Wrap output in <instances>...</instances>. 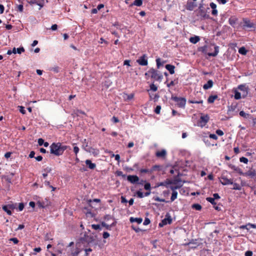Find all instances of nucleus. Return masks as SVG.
<instances>
[{"label": "nucleus", "instance_id": "nucleus-64", "mask_svg": "<svg viewBox=\"0 0 256 256\" xmlns=\"http://www.w3.org/2000/svg\"><path fill=\"white\" fill-rule=\"evenodd\" d=\"M4 6L2 4H0V14H2L4 12Z\"/></svg>", "mask_w": 256, "mask_h": 256}, {"label": "nucleus", "instance_id": "nucleus-1", "mask_svg": "<svg viewBox=\"0 0 256 256\" xmlns=\"http://www.w3.org/2000/svg\"><path fill=\"white\" fill-rule=\"evenodd\" d=\"M50 152L52 154L56 156H60L63 154L64 151L68 148L60 142L52 143L50 146Z\"/></svg>", "mask_w": 256, "mask_h": 256}, {"label": "nucleus", "instance_id": "nucleus-38", "mask_svg": "<svg viewBox=\"0 0 256 256\" xmlns=\"http://www.w3.org/2000/svg\"><path fill=\"white\" fill-rule=\"evenodd\" d=\"M206 200L210 202L212 204H216V203L215 202H214V199L213 198H210V197H208V198H206Z\"/></svg>", "mask_w": 256, "mask_h": 256}, {"label": "nucleus", "instance_id": "nucleus-8", "mask_svg": "<svg viewBox=\"0 0 256 256\" xmlns=\"http://www.w3.org/2000/svg\"><path fill=\"white\" fill-rule=\"evenodd\" d=\"M127 180L131 184H138L139 181V178L136 175H129L127 176Z\"/></svg>", "mask_w": 256, "mask_h": 256}, {"label": "nucleus", "instance_id": "nucleus-5", "mask_svg": "<svg viewBox=\"0 0 256 256\" xmlns=\"http://www.w3.org/2000/svg\"><path fill=\"white\" fill-rule=\"evenodd\" d=\"M173 100L176 102V104L180 108H184L186 104V99L184 98L174 97Z\"/></svg>", "mask_w": 256, "mask_h": 256}, {"label": "nucleus", "instance_id": "nucleus-17", "mask_svg": "<svg viewBox=\"0 0 256 256\" xmlns=\"http://www.w3.org/2000/svg\"><path fill=\"white\" fill-rule=\"evenodd\" d=\"M166 68L168 70L170 73L172 74H174V68L175 66L171 64H166Z\"/></svg>", "mask_w": 256, "mask_h": 256}, {"label": "nucleus", "instance_id": "nucleus-63", "mask_svg": "<svg viewBox=\"0 0 256 256\" xmlns=\"http://www.w3.org/2000/svg\"><path fill=\"white\" fill-rule=\"evenodd\" d=\"M34 155H35V152L34 151H32L30 152V154H29V157L30 158H33L34 157Z\"/></svg>", "mask_w": 256, "mask_h": 256}, {"label": "nucleus", "instance_id": "nucleus-3", "mask_svg": "<svg viewBox=\"0 0 256 256\" xmlns=\"http://www.w3.org/2000/svg\"><path fill=\"white\" fill-rule=\"evenodd\" d=\"M80 243H76L75 248H66L68 256H78L82 250L80 248Z\"/></svg>", "mask_w": 256, "mask_h": 256}, {"label": "nucleus", "instance_id": "nucleus-51", "mask_svg": "<svg viewBox=\"0 0 256 256\" xmlns=\"http://www.w3.org/2000/svg\"><path fill=\"white\" fill-rule=\"evenodd\" d=\"M110 236V234L108 232H105L103 233V238H107Z\"/></svg>", "mask_w": 256, "mask_h": 256}, {"label": "nucleus", "instance_id": "nucleus-56", "mask_svg": "<svg viewBox=\"0 0 256 256\" xmlns=\"http://www.w3.org/2000/svg\"><path fill=\"white\" fill-rule=\"evenodd\" d=\"M212 198H214V200H218L220 198V196H219L218 194L216 193L213 194Z\"/></svg>", "mask_w": 256, "mask_h": 256}, {"label": "nucleus", "instance_id": "nucleus-13", "mask_svg": "<svg viewBox=\"0 0 256 256\" xmlns=\"http://www.w3.org/2000/svg\"><path fill=\"white\" fill-rule=\"evenodd\" d=\"M196 6V4L193 2L188 1L186 6V8L188 10H192Z\"/></svg>", "mask_w": 256, "mask_h": 256}, {"label": "nucleus", "instance_id": "nucleus-55", "mask_svg": "<svg viewBox=\"0 0 256 256\" xmlns=\"http://www.w3.org/2000/svg\"><path fill=\"white\" fill-rule=\"evenodd\" d=\"M38 144L40 146H42L44 144V140L42 138H39L38 140Z\"/></svg>", "mask_w": 256, "mask_h": 256}, {"label": "nucleus", "instance_id": "nucleus-49", "mask_svg": "<svg viewBox=\"0 0 256 256\" xmlns=\"http://www.w3.org/2000/svg\"><path fill=\"white\" fill-rule=\"evenodd\" d=\"M154 200L157 202H166L164 199L160 198L159 197L155 198Z\"/></svg>", "mask_w": 256, "mask_h": 256}, {"label": "nucleus", "instance_id": "nucleus-59", "mask_svg": "<svg viewBox=\"0 0 256 256\" xmlns=\"http://www.w3.org/2000/svg\"><path fill=\"white\" fill-rule=\"evenodd\" d=\"M150 223V220L148 218H146V219L144 220V225H148Z\"/></svg>", "mask_w": 256, "mask_h": 256}, {"label": "nucleus", "instance_id": "nucleus-36", "mask_svg": "<svg viewBox=\"0 0 256 256\" xmlns=\"http://www.w3.org/2000/svg\"><path fill=\"white\" fill-rule=\"evenodd\" d=\"M240 115L241 116H242V117H243L244 118H248V116H249V114L246 113L244 111H240Z\"/></svg>", "mask_w": 256, "mask_h": 256}, {"label": "nucleus", "instance_id": "nucleus-37", "mask_svg": "<svg viewBox=\"0 0 256 256\" xmlns=\"http://www.w3.org/2000/svg\"><path fill=\"white\" fill-rule=\"evenodd\" d=\"M156 66L158 68H160V66H162L164 64V62H161V60L160 58H158L156 60Z\"/></svg>", "mask_w": 256, "mask_h": 256}, {"label": "nucleus", "instance_id": "nucleus-27", "mask_svg": "<svg viewBox=\"0 0 256 256\" xmlns=\"http://www.w3.org/2000/svg\"><path fill=\"white\" fill-rule=\"evenodd\" d=\"M142 4V0H135L132 4L131 6H140Z\"/></svg>", "mask_w": 256, "mask_h": 256}, {"label": "nucleus", "instance_id": "nucleus-60", "mask_svg": "<svg viewBox=\"0 0 256 256\" xmlns=\"http://www.w3.org/2000/svg\"><path fill=\"white\" fill-rule=\"evenodd\" d=\"M117 176H122L123 177H125V175L123 174V172L122 171H117L116 172Z\"/></svg>", "mask_w": 256, "mask_h": 256}, {"label": "nucleus", "instance_id": "nucleus-6", "mask_svg": "<svg viewBox=\"0 0 256 256\" xmlns=\"http://www.w3.org/2000/svg\"><path fill=\"white\" fill-rule=\"evenodd\" d=\"M136 62L140 66H146L148 64L147 56L144 54L136 60Z\"/></svg>", "mask_w": 256, "mask_h": 256}, {"label": "nucleus", "instance_id": "nucleus-41", "mask_svg": "<svg viewBox=\"0 0 256 256\" xmlns=\"http://www.w3.org/2000/svg\"><path fill=\"white\" fill-rule=\"evenodd\" d=\"M9 240L12 242L14 244H18V242H19L18 239L17 238H10Z\"/></svg>", "mask_w": 256, "mask_h": 256}, {"label": "nucleus", "instance_id": "nucleus-44", "mask_svg": "<svg viewBox=\"0 0 256 256\" xmlns=\"http://www.w3.org/2000/svg\"><path fill=\"white\" fill-rule=\"evenodd\" d=\"M234 170L237 172L239 174H240V175H242L244 176H245V174H244V173L245 172H242V170L240 169V168H236L234 169Z\"/></svg>", "mask_w": 256, "mask_h": 256}, {"label": "nucleus", "instance_id": "nucleus-15", "mask_svg": "<svg viewBox=\"0 0 256 256\" xmlns=\"http://www.w3.org/2000/svg\"><path fill=\"white\" fill-rule=\"evenodd\" d=\"M166 152L164 150H162L160 151H158L156 155L158 158H164L166 156Z\"/></svg>", "mask_w": 256, "mask_h": 256}, {"label": "nucleus", "instance_id": "nucleus-57", "mask_svg": "<svg viewBox=\"0 0 256 256\" xmlns=\"http://www.w3.org/2000/svg\"><path fill=\"white\" fill-rule=\"evenodd\" d=\"M189 102L192 104H202V100L200 101H194V100H190Z\"/></svg>", "mask_w": 256, "mask_h": 256}, {"label": "nucleus", "instance_id": "nucleus-34", "mask_svg": "<svg viewBox=\"0 0 256 256\" xmlns=\"http://www.w3.org/2000/svg\"><path fill=\"white\" fill-rule=\"evenodd\" d=\"M126 96V97H124V98H126V100H130L132 99L134 97V94H124Z\"/></svg>", "mask_w": 256, "mask_h": 256}, {"label": "nucleus", "instance_id": "nucleus-61", "mask_svg": "<svg viewBox=\"0 0 256 256\" xmlns=\"http://www.w3.org/2000/svg\"><path fill=\"white\" fill-rule=\"evenodd\" d=\"M130 60H125L124 62V64L128 66H130Z\"/></svg>", "mask_w": 256, "mask_h": 256}, {"label": "nucleus", "instance_id": "nucleus-25", "mask_svg": "<svg viewBox=\"0 0 256 256\" xmlns=\"http://www.w3.org/2000/svg\"><path fill=\"white\" fill-rule=\"evenodd\" d=\"M116 224L114 222H112L111 224L109 225V224H106V222H102V225L105 227L106 229H108V230H110V228L111 227L115 226Z\"/></svg>", "mask_w": 256, "mask_h": 256}, {"label": "nucleus", "instance_id": "nucleus-58", "mask_svg": "<svg viewBox=\"0 0 256 256\" xmlns=\"http://www.w3.org/2000/svg\"><path fill=\"white\" fill-rule=\"evenodd\" d=\"M210 6L212 10L216 9V5L214 2L210 4Z\"/></svg>", "mask_w": 256, "mask_h": 256}, {"label": "nucleus", "instance_id": "nucleus-45", "mask_svg": "<svg viewBox=\"0 0 256 256\" xmlns=\"http://www.w3.org/2000/svg\"><path fill=\"white\" fill-rule=\"evenodd\" d=\"M160 110H161V107L160 106H157L155 110H154V112L156 114H159L160 113Z\"/></svg>", "mask_w": 256, "mask_h": 256}, {"label": "nucleus", "instance_id": "nucleus-21", "mask_svg": "<svg viewBox=\"0 0 256 256\" xmlns=\"http://www.w3.org/2000/svg\"><path fill=\"white\" fill-rule=\"evenodd\" d=\"M217 98L218 96L216 95L210 96L208 98V102L210 104L213 103Z\"/></svg>", "mask_w": 256, "mask_h": 256}, {"label": "nucleus", "instance_id": "nucleus-18", "mask_svg": "<svg viewBox=\"0 0 256 256\" xmlns=\"http://www.w3.org/2000/svg\"><path fill=\"white\" fill-rule=\"evenodd\" d=\"M238 88L244 92L245 93L244 96H246L248 92V88L244 84H240L238 86Z\"/></svg>", "mask_w": 256, "mask_h": 256}, {"label": "nucleus", "instance_id": "nucleus-16", "mask_svg": "<svg viewBox=\"0 0 256 256\" xmlns=\"http://www.w3.org/2000/svg\"><path fill=\"white\" fill-rule=\"evenodd\" d=\"M85 162L86 166L91 170H93L96 167V164L92 163L90 160H86Z\"/></svg>", "mask_w": 256, "mask_h": 256}, {"label": "nucleus", "instance_id": "nucleus-39", "mask_svg": "<svg viewBox=\"0 0 256 256\" xmlns=\"http://www.w3.org/2000/svg\"><path fill=\"white\" fill-rule=\"evenodd\" d=\"M180 186H170V188L172 192H174V191H176V190L180 188Z\"/></svg>", "mask_w": 256, "mask_h": 256}, {"label": "nucleus", "instance_id": "nucleus-48", "mask_svg": "<svg viewBox=\"0 0 256 256\" xmlns=\"http://www.w3.org/2000/svg\"><path fill=\"white\" fill-rule=\"evenodd\" d=\"M216 134L220 136H222L224 134V132L220 130H216Z\"/></svg>", "mask_w": 256, "mask_h": 256}, {"label": "nucleus", "instance_id": "nucleus-19", "mask_svg": "<svg viewBox=\"0 0 256 256\" xmlns=\"http://www.w3.org/2000/svg\"><path fill=\"white\" fill-rule=\"evenodd\" d=\"M213 82L212 80H209L206 84H204L203 86V88L204 90H208L212 86Z\"/></svg>", "mask_w": 256, "mask_h": 256}, {"label": "nucleus", "instance_id": "nucleus-9", "mask_svg": "<svg viewBox=\"0 0 256 256\" xmlns=\"http://www.w3.org/2000/svg\"><path fill=\"white\" fill-rule=\"evenodd\" d=\"M172 222V219L170 216H166V218L162 220V222L159 224V226L162 227L167 224H170Z\"/></svg>", "mask_w": 256, "mask_h": 256}, {"label": "nucleus", "instance_id": "nucleus-40", "mask_svg": "<svg viewBox=\"0 0 256 256\" xmlns=\"http://www.w3.org/2000/svg\"><path fill=\"white\" fill-rule=\"evenodd\" d=\"M240 161L242 162H244L246 164H247L248 162V160L246 158L242 157L240 158Z\"/></svg>", "mask_w": 256, "mask_h": 256}, {"label": "nucleus", "instance_id": "nucleus-47", "mask_svg": "<svg viewBox=\"0 0 256 256\" xmlns=\"http://www.w3.org/2000/svg\"><path fill=\"white\" fill-rule=\"evenodd\" d=\"M79 150H80V149H79L78 147L77 146H74V154H76V155H77V154L79 152Z\"/></svg>", "mask_w": 256, "mask_h": 256}, {"label": "nucleus", "instance_id": "nucleus-12", "mask_svg": "<svg viewBox=\"0 0 256 256\" xmlns=\"http://www.w3.org/2000/svg\"><path fill=\"white\" fill-rule=\"evenodd\" d=\"M248 226H250V228H252L256 229V224H250V223H248L246 225L240 226V229H246L248 230H249V228H248Z\"/></svg>", "mask_w": 256, "mask_h": 256}, {"label": "nucleus", "instance_id": "nucleus-10", "mask_svg": "<svg viewBox=\"0 0 256 256\" xmlns=\"http://www.w3.org/2000/svg\"><path fill=\"white\" fill-rule=\"evenodd\" d=\"M220 182L222 185H228L233 184L232 179H228L225 176H222L220 178Z\"/></svg>", "mask_w": 256, "mask_h": 256}, {"label": "nucleus", "instance_id": "nucleus-11", "mask_svg": "<svg viewBox=\"0 0 256 256\" xmlns=\"http://www.w3.org/2000/svg\"><path fill=\"white\" fill-rule=\"evenodd\" d=\"M245 176H248L250 178H256V171L254 170H250L244 173Z\"/></svg>", "mask_w": 256, "mask_h": 256}, {"label": "nucleus", "instance_id": "nucleus-33", "mask_svg": "<svg viewBox=\"0 0 256 256\" xmlns=\"http://www.w3.org/2000/svg\"><path fill=\"white\" fill-rule=\"evenodd\" d=\"M157 90H158V87L154 84H152L150 85V90H148V91L149 92L150 90H152L153 92H156Z\"/></svg>", "mask_w": 256, "mask_h": 256}, {"label": "nucleus", "instance_id": "nucleus-4", "mask_svg": "<svg viewBox=\"0 0 256 256\" xmlns=\"http://www.w3.org/2000/svg\"><path fill=\"white\" fill-rule=\"evenodd\" d=\"M242 27L245 30H253L256 28V25L250 20L244 18Z\"/></svg>", "mask_w": 256, "mask_h": 256}, {"label": "nucleus", "instance_id": "nucleus-24", "mask_svg": "<svg viewBox=\"0 0 256 256\" xmlns=\"http://www.w3.org/2000/svg\"><path fill=\"white\" fill-rule=\"evenodd\" d=\"M200 40V38L198 36H196L194 37H191L190 38V41L193 44H196Z\"/></svg>", "mask_w": 256, "mask_h": 256}, {"label": "nucleus", "instance_id": "nucleus-46", "mask_svg": "<svg viewBox=\"0 0 256 256\" xmlns=\"http://www.w3.org/2000/svg\"><path fill=\"white\" fill-rule=\"evenodd\" d=\"M18 108H19L20 112L22 114H26V110H25L24 106H19Z\"/></svg>", "mask_w": 256, "mask_h": 256}, {"label": "nucleus", "instance_id": "nucleus-62", "mask_svg": "<svg viewBox=\"0 0 256 256\" xmlns=\"http://www.w3.org/2000/svg\"><path fill=\"white\" fill-rule=\"evenodd\" d=\"M58 26L56 24H53L51 26V30H57Z\"/></svg>", "mask_w": 256, "mask_h": 256}, {"label": "nucleus", "instance_id": "nucleus-50", "mask_svg": "<svg viewBox=\"0 0 256 256\" xmlns=\"http://www.w3.org/2000/svg\"><path fill=\"white\" fill-rule=\"evenodd\" d=\"M24 208V205L23 203H20L18 205V210L22 211Z\"/></svg>", "mask_w": 256, "mask_h": 256}, {"label": "nucleus", "instance_id": "nucleus-32", "mask_svg": "<svg viewBox=\"0 0 256 256\" xmlns=\"http://www.w3.org/2000/svg\"><path fill=\"white\" fill-rule=\"evenodd\" d=\"M149 94L150 100H156L159 98L158 96L156 94H152L150 93Z\"/></svg>", "mask_w": 256, "mask_h": 256}, {"label": "nucleus", "instance_id": "nucleus-29", "mask_svg": "<svg viewBox=\"0 0 256 256\" xmlns=\"http://www.w3.org/2000/svg\"><path fill=\"white\" fill-rule=\"evenodd\" d=\"M236 20H237V19L235 18H230V19H229V24L232 26H234V25L236 24Z\"/></svg>", "mask_w": 256, "mask_h": 256}, {"label": "nucleus", "instance_id": "nucleus-54", "mask_svg": "<svg viewBox=\"0 0 256 256\" xmlns=\"http://www.w3.org/2000/svg\"><path fill=\"white\" fill-rule=\"evenodd\" d=\"M252 256V252L250 250L246 251L245 252V256Z\"/></svg>", "mask_w": 256, "mask_h": 256}, {"label": "nucleus", "instance_id": "nucleus-31", "mask_svg": "<svg viewBox=\"0 0 256 256\" xmlns=\"http://www.w3.org/2000/svg\"><path fill=\"white\" fill-rule=\"evenodd\" d=\"M233 185V188H232V189L233 190H241V186L237 184V183H233V184H232Z\"/></svg>", "mask_w": 256, "mask_h": 256}, {"label": "nucleus", "instance_id": "nucleus-52", "mask_svg": "<svg viewBox=\"0 0 256 256\" xmlns=\"http://www.w3.org/2000/svg\"><path fill=\"white\" fill-rule=\"evenodd\" d=\"M209 136L210 138H212L215 140L218 139V136L215 134H210Z\"/></svg>", "mask_w": 256, "mask_h": 256}, {"label": "nucleus", "instance_id": "nucleus-35", "mask_svg": "<svg viewBox=\"0 0 256 256\" xmlns=\"http://www.w3.org/2000/svg\"><path fill=\"white\" fill-rule=\"evenodd\" d=\"M192 208L198 210H200L202 209V206L198 204H196L192 205Z\"/></svg>", "mask_w": 256, "mask_h": 256}, {"label": "nucleus", "instance_id": "nucleus-43", "mask_svg": "<svg viewBox=\"0 0 256 256\" xmlns=\"http://www.w3.org/2000/svg\"><path fill=\"white\" fill-rule=\"evenodd\" d=\"M144 188L146 190H150V184L148 182H146L144 186Z\"/></svg>", "mask_w": 256, "mask_h": 256}, {"label": "nucleus", "instance_id": "nucleus-30", "mask_svg": "<svg viewBox=\"0 0 256 256\" xmlns=\"http://www.w3.org/2000/svg\"><path fill=\"white\" fill-rule=\"evenodd\" d=\"M234 98L236 100H240L241 98V94L240 92H238L237 90H234Z\"/></svg>", "mask_w": 256, "mask_h": 256}, {"label": "nucleus", "instance_id": "nucleus-2", "mask_svg": "<svg viewBox=\"0 0 256 256\" xmlns=\"http://www.w3.org/2000/svg\"><path fill=\"white\" fill-rule=\"evenodd\" d=\"M145 76H150L151 78L156 80L161 81L163 76L162 74L158 70L154 68H150L148 71L145 74Z\"/></svg>", "mask_w": 256, "mask_h": 256}, {"label": "nucleus", "instance_id": "nucleus-26", "mask_svg": "<svg viewBox=\"0 0 256 256\" xmlns=\"http://www.w3.org/2000/svg\"><path fill=\"white\" fill-rule=\"evenodd\" d=\"M247 52H248L247 50L244 46L241 47L238 50V52L240 54H242V55H246V54Z\"/></svg>", "mask_w": 256, "mask_h": 256}, {"label": "nucleus", "instance_id": "nucleus-7", "mask_svg": "<svg viewBox=\"0 0 256 256\" xmlns=\"http://www.w3.org/2000/svg\"><path fill=\"white\" fill-rule=\"evenodd\" d=\"M210 119L209 116L208 114L202 115L200 116L199 121V124L201 127L204 126L206 123L208 122Z\"/></svg>", "mask_w": 256, "mask_h": 256}, {"label": "nucleus", "instance_id": "nucleus-20", "mask_svg": "<svg viewBox=\"0 0 256 256\" xmlns=\"http://www.w3.org/2000/svg\"><path fill=\"white\" fill-rule=\"evenodd\" d=\"M24 52V49L23 47L19 48H14L12 50V52L14 54L18 53V54H20Z\"/></svg>", "mask_w": 256, "mask_h": 256}, {"label": "nucleus", "instance_id": "nucleus-23", "mask_svg": "<svg viewBox=\"0 0 256 256\" xmlns=\"http://www.w3.org/2000/svg\"><path fill=\"white\" fill-rule=\"evenodd\" d=\"M2 208L4 212H6L10 216L12 215V213L10 210V209H9L7 205L3 206H2Z\"/></svg>", "mask_w": 256, "mask_h": 256}, {"label": "nucleus", "instance_id": "nucleus-22", "mask_svg": "<svg viewBox=\"0 0 256 256\" xmlns=\"http://www.w3.org/2000/svg\"><path fill=\"white\" fill-rule=\"evenodd\" d=\"M218 52H219V50H218V46H216L214 47V52H212V53H208V55L209 56H216L218 55Z\"/></svg>", "mask_w": 256, "mask_h": 256}, {"label": "nucleus", "instance_id": "nucleus-42", "mask_svg": "<svg viewBox=\"0 0 256 256\" xmlns=\"http://www.w3.org/2000/svg\"><path fill=\"white\" fill-rule=\"evenodd\" d=\"M92 228L95 230H98L100 228V225L93 224L92 225Z\"/></svg>", "mask_w": 256, "mask_h": 256}, {"label": "nucleus", "instance_id": "nucleus-14", "mask_svg": "<svg viewBox=\"0 0 256 256\" xmlns=\"http://www.w3.org/2000/svg\"><path fill=\"white\" fill-rule=\"evenodd\" d=\"M130 222H136L138 224H140L142 221V218H134L130 217Z\"/></svg>", "mask_w": 256, "mask_h": 256}, {"label": "nucleus", "instance_id": "nucleus-28", "mask_svg": "<svg viewBox=\"0 0 256 256\" xmlns=\"http://www.w3.org/2000/svg\"><path fill=\"white\" fill-rule=\"evenodd\" d=\"M177 196H178V192L176 191L172 192V196L170 198L171 202L174 201L177 198Z\"/></svg>", "mask_w": 256, "mask_h": 256}, {"label": "nucleus", "instance_id": "nucleus-53", "mask_svg": "<svg viewBox=\"0 0 256 256\" xmlns=\"http://www.w3.org/2000/svg\"><path fill=\"white\" fill-rule=\"evenodd\" d=\"M112 156L114 157L115 160H116L118 161H118L120 160V155H119V154H113L112 155Z\"/></svg>", "mask_w": 256, "mask_h": 256}]
</instances>
